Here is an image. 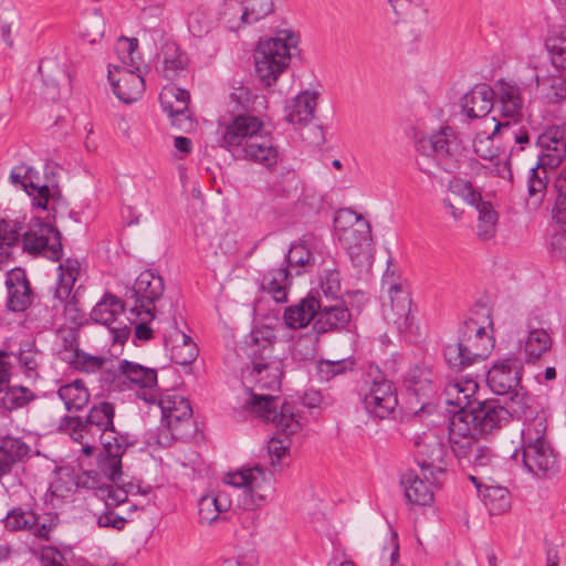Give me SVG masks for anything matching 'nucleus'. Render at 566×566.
<instances>
[{"label": "nucleus", "mask_w": 566, "mask_h": 566, "mask_svg": "<svg viewBox=\"0 0 566 566\" xmlns=\"http://www.w3.org/2000/svg\"><path fill=\"white\" fill-rule=\"evenodd\" d=\"M262 128L263 123L255 116L238 115L224 125L219 144L229 150L244 147L251 139H255Z\"/></svg>", "instance_id": "18"}, {"label": "nucleus", "mask_w": 566, "mask_h": 566, "mask_svg": "<svg viewBox=\"0 0 566 566\" xmlns=\"http://www.w3.org/2000/svg\"><path fill=\"white\" fill-rule=\"evenodd\" d=\"M103 475L114 483L109 484L108 491L104 495V502L107 509L116 507L127 502L128 495L147 494L150 491L149 488L142 490L139 485H135L132 482L119 485L118 481L122 479L123 473L115 481L111 480L105 473H103Z\"/></svg>", "instance_id": "42"}, {"label": "nucleus", "mask_w": 566, "mask_h": 566, "mask_svg": "<svg viewBox=\"0 0 566 566\" xmlns=\"http://www.w3.org/2000/svg\"><path fill=\"white\" fill-rule=\"evenodd\" d=\"M105 32L104 18L98 12H93L83 22L81 29L82 38L91 44L102 40Z\"/></svg>", "instance_id": "53"}, {"label": "nucleus", "mask_w": 566, "mask_h": 566, "mask_svg": "<svg viewBox=\"0 0 566 566\" xmlns=\"http://www.w3.org/2000/svg\"><path fill=\"white\" fill-rule=\"evenodd\" d=\"M415 471H407L401 475L400 484L405 490V496L410 504L429 505L433 501V492Z\"/></svg>", "instance_id": "37"}, {"label": "nucleus", "mask_w": 566, "mask_h": 566, "mask_svg": "<svg viewBox=\"0 0 566 566\" xmlns=\"http://www.w3.org/2000/svg\"><path fill=\"white\" fill-rule=\"evenodd\" d=\"M229 506L230 503L227 497L220 494L201 496L198 501L199 522L201 524H211L222 512H226Z\"/></svg>", "instance_id": "43"}, {"label": "nucleus", "mask_w": 566, "mask_h": 566, "mask_svg": "<svg viewBox=\"0 0 566 566\" xmlns=\"http://www.w3.org/2000/svg\"><path fill=\"white\" fill-rule=\"evenodd\" d=\"M387 290L388 302L382 303V316L397 333L407 331L411 325V296L407 283H394Z\"/></svg>", "instance_id": "15"}, {"label": "nucleus", "mask_w": 566, "mask_h": 566, "mask_svg": "<svg viewBox=\"0 0 566 566\" xmlns=\"http://www.w3.org/2000/svg\"><path fill=\"white\" fill-rule=\"evenodd\" d=\"M75 484L77 488L96 491L103 500L109 488V484L104 482L102 474L94 470L76 475Z\"/></svg>", "instance_id": "56"}, {"label": "nucleus", "mask_w": 566, "mask_h": 566, "mask_svg": "<svg viewBox=\"0 0 566 566\" xmlns=\"http://www.w3.org/2000/svg\"><path fill=\"white\" fill-rule=\"evenodd\" d=\"M470 416V410L457 411L449 422L448 438H476L479 432L475 431L474 422H471Z\"/></svg>", "instance_id": "51"}, {"label": "nucleus", "mask_w": 566, "mask_h": 566, "mask_svg": "<svg viewBox=\"0 0 566 566\" xmlns=\"http://www.w3.org/2000/svg\"><path fill=\"white\" fill-rule=\"evenodd\" d=\"M124 302L112 293H105L91 311V319L97 324L107 326L112 332H119L126 335L127 328L114 326L118 317L124 314Z\"/></svg>", "instance_id": "30"}, {"label": "nucleus", "mask_w": 566, "mask_h": 566, "mask_svg": "<svg viewBox=\"0 0 566 566\" xmlns=\"http://www.w3.org/2000/svg\"><path fill=\"white\" fill-rule=\"evenodd\" d=\"M156 59V71L168 81L180 77L189 63L188 54L172 41L163 43Z\"/></svg>", "instance_id": "25"}, {"label": "nucleus", "mask_w": 566, "mask_h": 566, "mask_svg": "<svg viewBox=\"0 0 566 566\" xmlns=\"http://www.w3.org/2000/svg\"><path fill=\"white\" fill-rule=\"evenodd\" d=\"M314 262L312 252L304 243L293 244L284 254L277 268H273L262 279V290L276 303L287 302V294L294 275H301L303 268Z\"/></svg>", "instance_id": "7"}, {"label": "nucleus", "mask_w": 566, "mask_h": 566, "mask_svg": "<svg viewBox=\"0 0 566 566\" xmlns=\"http://www.w3.org/2000/svg\"><path fill=\"white\" fill-rule=\"evenodd\" d=\"M546 48L555 71H566V34L548 38Z\"/></svg>", "instance_id": "54"}, {"label": "nucleus", "mask_w": 566, "mask_h": 566, "mask_svg": "<svg viewBox=\"0 0 566 566\" xmlns=\"http://www.w3.org/2000/svg\"><path fill=\"white\" fill-rule=\"evenodd\" d=\"M298 177L293 169L281 168L269 182V191L275 198H292L298 192Z\"/></svg>", "instance_id": "39"}, {"label": "nucleus", "mask_w": 566, "mask_h": 566, "mask_svg": "<svg viewBox=\"0 0 566 566\" xmlns=\"http://www.w3.org/2000/svg\"><path fill=\"white\" fill-rule=\"evenodd\" d=\"M496 460L495 454L492 450L484 446H476L472 450V454L468 459V461L473 465L478 478H481V481L485 479L486 481H491L490 473L494 467V462Z\"/></svg>", "instance_id": "46"}, {"label": "nucleus", "mask_w": 566, "mask_h": 566, "mask_svg": "<svg viewBox=\"0 0 566 566\" xmlns=\"http://www.w3.org/2000/svg\"><path fill=\"white\" fill-rule=\"evenodd\" d=\"M6 286L8 290L7 307L12 312H23L32 303V289L25 271L15 268L7 273Z\"/></svg>", "instance_id": "26"}, {"label": "nucleus", "mask_w": 566, "mask_h": 566, "mask_svg": "<svg viewBox=\"0 0 566 566\" xmlns=\"http://www.w3.org/2000/svg\"><path fill=\"white\" fill-rule=\"evenodd\" d=\"M370 386L366 392L377 395L382 398L387 405H391V401H397L396 389L391 381L384 378L379 370H375V376L369 371L366 375V384Z\"/></svg>", "instance_id": "49"}, {"label": "nucleus", "mask_w": 566, "mask_h": 566, "mask_svg": "<svg viewBox=\"0 0 566 566\" xmlns=\"http://www.w3.org/2000/svg\"><path fill=\"white\" fill-rule=\"evenodd\" d=\"M510 400L507 402V409L511 412V418L513 416L516 417H527L528 411L531 410L533 397L524 391L523 387L518 386L516 390L513 392H509Z\"/></svg>", "instance_id": "55"}, {"label": "nucleus", "mask_w": 566, "mask_h": 566, "mask_svg": "<svg viewBox=\"0 0 566 566\" xmlns=\"http://www.w3.org/2000/svg\"><path fill=\"white\" fill-rule=\"evenodd\" d=\"M250 409L262 420L272 422L285 434L297 432L301 427V418L295 412L292 403L285 402L279 408V398L272 395H253L250 400Z\"/></svg>", "instance_id": "12"}, {"label": "nucleus", "mask_w": 566, "mask_h": 566, "mask_svg": "<svg viewBox=\"0 0 566 566\" xmlns=\"http://www.w3.org/2000/svg\"><path fill=\"white\" fill-rule=\"evenodd\" d=\"M449 191L463 199L464 202L474 206L482 200L481 193L474 189L470 181L454 178L449 181Z\"/></svg>", "instance_id": "57"}, {"label": "nucleus", "mask_w": 566, "mask_h": 566, "mask_svg": "<svg viewBox=\"0 0 566 566\" xmlns=\"http://www.w3.org/2000/svg\"><path fill=\"white\" fill-rule=\"evenodd\" d=\"M30 448L18 438H6L0 444V478L9 473L14 463L28 455Z\"/></svg>", "instance_id": "38"}, {"label": "nucleus", "mask_w": 566, "mask_h": 566, "mask_svg": "<svg viewBox=\"0 0 566 566\" xmlns=\"http://www.w3.org/2000/svg\"><path fill=\"white\" fill-rule=\"evenodd\" d=\"M276 0H223L219 19L233 32L255 24L275 11Z\"/></svg>", "instance_id": "11"}, {"label": "nucleus", "mask_w": 566, "mask_h": 566, "mask_svg": "<svg viewBox=\"0 0 566 566\" xmlns=\"http://www.w3.org/2000/svg\"><path fill=\"white\" fill-rule=\"evenodd\" d=\"M479 389L473 378H457L446 387L447 402L459 408V411L470 410L479 401L472 399Z\"/></svg>", "instance_id": "33"}, {"label": "nucleus", "mask_w": 566, "mask_h": 566, "mask_svg": "<svg viewBox=\"0 0 566 566\" xmlns=\"http://www.w3.org/2000/svg\"><path fill=\"white\" fill-rule=\"evenodd\" d=\"M59 281L55 289V297L60 301H66L73 286L80 275L81 264L75 259H66L59 265Z\"/></svg>", "instance_id": "41"}, {"label": "nucleus", "mask_w": 566, "mask_h": 566, "mask_svg": "<svg viewBox=\"0 0 566 566\" xmlns=\"http://www.w3.org/2000/svg\"><path fill=\"white\" fill-rule=\"evenodd\" d=\"M415 458L421 474L430 485H439L447 471V442L443 430H428L413 441Z\"/></svg>", "instance_id": "8"}, {"label": "nucleus", "mask_w": 566, "mask_h": 566, "mask_svg": "<svg viewBox=\"0 0 566 566\" xmlns=\"http://www.w3.org/2000/svg\"><path fill=\"white\" fill-rule=\"evenodd\" d=\"M552 347V338L543 328L532 329L524 342L527 359H537Z\"/></svg>", "instance_id": "48"}, {"label": "nucleus", "mask_w": 566, "mask_h": 566, "mask_svg": "<svg viewBox=\"0 0 566 566\" xmlns=\"http://www.w3.org/2000/svg\"><path fill=\"white\" fill-rule=\"evenodd\" d=\"M22 248L30 254L57 261L62 255L61 233L52 224L38 221L23 233Z\"/></svg>", "instance_id": "13"}, {"label": "nucleus", "mask_w": 566, "mask_h": 566, "mask_svg": "<svg viewBox=\"0 0 566 566\" xmlns=\"http://www.w3.org/2000/svg\"><path fill=\"white\" fill-rule=\"evenodd\" d=\"M406 382L417 397H428L433 392L431 370L424 366L410 368Z\"/></svg>", "instance_id": "45"}, {"label": "nucleus", "mask_w": 566, "mask_h": 566, "mask_svg": "<svg viewBox=\"0 0 566 566\" xmlns=\"http://www.w3.org/2000/svg\"><path fill=\"white\" fill-rule=\"evenodd\" d=\"M494 87L503 117L514 124L521 120L524 116L523 90L516 83L505 80L497 81Z\"/></svg>", "instance_id": "24"}, {"label": "nucleus", "mask_w": 566, "mask_h": 566, "mask_svg": "<svg viewBox=\"0 0 566 566\" xmlns=\"http://www.w3.org/2000/svg\"><path fill=\"white\" fill-rule=\"evenodd\" d=\"M57 395L64 402L65 409L70 412L81 410L90 400L88 390L80 379L61 386L57 390Z\"/></svg>", "instance_id": "40"}, {"label": "nucleus", "mask_w": 566, "mask_h": 566, "mask_svg": "<svg viewBox=\"0 0 566 566\" xmlns=\"http://www.w3.org/2000/svg\"><path fill=\"white\" fill-rule=\"evenodd\" d=\"M164 290L163 277L147 270L137 276L133 287L126 293V297L135 300L133 312L137 315L145 312L153 319L156 313L154 304L163 296Z\"/></svg>", "instance_id": "14"}, {"label": "nucleus", "mask_w": 566, "mask_h": 566, "mask_svg": "<svg viewBox=\"0 0 566 566\" xmlns=\"http://www.w3.org/2000/svg\"><path fill=\"white\" fill-rule=\"evenodd\" d=\"M38 171L25 164L14 166L9 179L14 186H19L33 199V203L43 210L48 209L49 200L54 198L46 185H39Z\"/></svg>", "instance_id": "20"}, {"label": "nucleus", "mask_w": 566, "mask_h": 566, "mask_svg": "<svg viewBox=\"0 0 566 566\" xmlns=\"http://www.w3.org/2000/svg\"><path fill=\"white\" fill-rule=\"evenodd\" d=\"M495 94L486 84H476L461 98L462 112L471 119L486 116L493 108Z\"/></svg>", "instance_id": "29"}, {"label": "nucleus", "mask_w": 566, "mask_h": 566, "mask_svg": "<svg viewBox=\"0 0 566 566\" xmlns=\"http://www.w3.org/2000/svg\"><path fill=\"white\" fill-rule=\"evenodd\" d=\"M39 72L46 86V95L55 99L59 95V84L66 78V74L54 61H44L39 66Z\"/></svg>", "instance_id": "47"}, {"label": "nucleus", "mask_w": 566, "mask_h": 566, "mask_svg": "<svg viewBox=\"0 0 566 566\" xmlns=\"http://www.w3.org/2000/svg\"><path fill=\"white\" fill-rule=\"evenodd\" d=\"M33 399V394L25 387H12L3 396V406L8 410L18 409Z\"/></svg>", "instance_id": "61"}, {"label": "nucleus", "mask_w": 566, "mask_h": 566, "mask_svg": "<svg viewBox=\"0 0 566 566\" xmlns=\"http://www.w3.org/2000/svg\"><path fill=\"white\" fill-rule=\"evenodd\" d=\"M114 415L113 403L103 401L93 406L85 419L88 433L94 427L101 433L104 450L98 454L97 467L113 481L122 474V457L127 449L124 437L115 431Z\"/></svg>", "instance_id": "2"}, {"label": "nucleus", "mask_w": 566, "mask_h": 566, "mask_svg": "<svg viewBox=\"0 0 566 566\" xmlns=\"http://www.w3.org/2000/svg\"><path fill=\"white\" fill-rule=\"evenodd\" d=\"M108 80L115 95L124 103L136 102L144 93V78L135 71L109 65Z\"/></svg>", "instance_id": "23"}, {"label": "nucleus", "mask_w": 566, "mask_h": 566, "mask_svg": "<svg viewBox=\"0 0 566 566\" xmlns=\"http://www.w3.org/2000/svg\"><path fill=\"white\" fill-rule=\"evenodd\" d=\"M493 345V339L486 334L485 327L476 319L469 317L463 323L458 342L448 344L444 347L443 356L449 367L462 370L483 361Z\"/></svg>", "instance_id": "6"}, {"label": "nucleus", "mask_w": 566, "mask_h": 566, "mask_svg": "<svg viewBox=\"0 0 566 566\" xmlns=\"http://www.w3.org/2000/svg\"><path fill=\"white\" fill-rule=\"evenodd\" d=\"M474 153L488 163L500 155L492 136L476 135L472 143Z\"/></svg>", "instance_id": "62"}, {"label": "nucleus", "mask_w": 566, "mask_h": 566, "mask_svg": "<svg viewBox=\"0 0 566 566\" xmlns=\"http://www.w3.org/2000/svg\"><path fill=\"white\" fill-rule=\"evenodd\" d=\"M475 485L484 505L491 515H499L507 512L511 507V495L506 488L493 484L491 481H481L476 475L469 476Z\"/></svg>", "instance_id": "28"}, {"label": "nucleus", "mask_w": 566, "mask_h": 566, "mask_svg": "<svg viewBox=\"0 0 566 566\" xmlns=\"http://www.w3.org/2000/svg\"><path fill=\"white\" fill-rule=\"evenodd\" d=\"M548 417L537 412L522 430V461L537 478H551L559 471L557 454L546 438Z\"/></svg>", "instance_id": "3"}, {"label": "nucleus", "mask_w": 566, "mask_h": 566, "mask_svg": "<svg viewBox=\"0 0 566 566\" xmlns=\"http://www.w3.org/2000/svg\"><path fill=\"white\" fill-rule=\"evenodd\" d=\"M264 355L251 363L243 371V378L254 384L255 388L259 389H276L280 388L281 378L283 375V363L281 359L273 357V345L268 342L263 346Z\"/></svg>", "instance_id": "16"}, {"label": "nucleus", "mask_w": 566, "mask_h": 566, "mask_svg": "<svg viewBox=\"0 0 566 566\" xmlns=\"http://www.w3.org/2000/svg\"><path fill=\"white\" fill-rule=\"evenodd\" d=\"M363 403L368 413L374 415L379 419L389 417L397 406V401H391V405H387L382 398L368 392L364 394Z\"/></svg>", "instance_id": "58"}, {"label": "nucleus", "mask_w": 566, "mask_h": 566, "mask_svg": "<svg viewBox=\"0 0 566 566\" xmlns=\"http://www.w3.org/2000/svg\"><path fill=\"white\" fill-rule=\"evenodd\" d=\"M60 429L69 433L75 441L82 442L88 433L85 420L80 417L65 416L61 419Z\"/></svg>", "instance_id": "63"}, {"label": "nucleus", "mask_w": 566, "mask_h": 566, "mask_svg": "<svg viewBox=\"0 0 566 566\" xmlns=\"http://www.w3.org/2000/svg\"><path fill=\"white\" fill-rule=\"evenodd\" d=\"M298 38L291 30H280L272 38L260 40L255 53V73L265 86L276 83L279 75L298 53Z\"/></svg>", "instance_id": "4"}, {"label": "nucleus", "mask_w": 566, "mask_h": 566, "mask_svg": "<svg viewBox=\"0 0 566 566\" xmlns=\"http://www.w3.org/2000/svg\"><path fill=\"white\" fill-rule=\"evenodd\" d=\"M211 19L201 11L191 12L188 18L189 32L196 38H203L211 31Z\"/></svg>", "instance_id": "64"}, {"label": "nucleus", "mask_w": 566, "mask_h": 566, "mask_svg": "<svg viewBox=\"0 0 566 566\" xmlns=\"http://www.w3.org/2000/svg\"><path fill=\"white\" fill-rule=\"evenodd\" d=\"M138 41L135 38L120 36L116 43V52L122 63L127 66L139 70L140 57L137 52Z\"/></svg>", "instance_id": "52"}, {"label": "nucleus", "mask_w": 566, "mask_h": 566, "mask_svg": "<svg viewBox=\"0 0 566 566\" xmlns=\"http://www.w3.org/2000/svg\"><path fill=\"white\" fill-rule=\"evenodd\" d=\"M243 158L264 167H272L279 160V151L270 136L258 135L242 147Z\"/></svg>", "instance_id": "35"}, {"label": "nucleus", "mask_w": 566, "mask_h": 566, "mask_svg": "<svg viewBox=\"0 0 566 566\" xmlns=\"http://www.w3.org/2000/svg\"><path fill=\"white\" fill-rule=\"evenodd\" d=\"M163 111L171 118V124L179 129L190 126L188 104L190 95L188 91L175 85H166L159 94Z\"/></svg>", "instance_id": "21"}, {"label": "nucleus", "mask_w": 566, "mask_h": 566, "mask_svg": "<svg viewBox=\"0 0 566 566\" xmlns=\"http://www.w3.org/2000/svg\"><path fill=\"white\" fill-rule=\"evenodd\" d=\"M322 306V301L315 296L308 295L297 304L291 305L284 311V322L293 329L305 327L312 319H316L317 311Z\"/></svg>", "instance_id": "36"}, {"label": "nucleus", "mask_w": 566, "mask_h": 566, "mask_svg": "<svg viewBox=\"0 0 566 566\" xmlns=\"http://www.w3.org/2000/svg\"><path fill=\"white\" fill-rule=\"evenodd\" d=\"M353 361L348 359L339 360H319L317 366V375L321 380L328 381L337 375L352 369Z\"/></svg>", "instance_id": "59"}, {"label": "nucleus", "mask_w": 566, "mask_h": 566, "mask_svg": "<svg viewBox=\"0 0 566 566\" xmlns=\"http://www.w3.org/2000/svg\"><path fill=\"white\" fill-rule=\"evenodd\" d=\"M226 482L243 489L244 505L250 510L268 504L274 494V474L260 464L228 474Z\"/></svg>", "instance_id": "10"}, {"label": "nucleus", "mask_w": 566, "mask_h": 566, "mask_svg": "<svg viewBox=\"0 0 566 566\" xmlns=\"http://www.w3.org/2000/svg\"><path fill=\"white\" fill-rule=\"evenodd\" d=\"M554 188L557 197L552 209V214L553 219L557 221V217L563 216L566 212V167H564L557 175L554 181Z\"/></svg>", "instance_id": "60"}, {"label": "nucleus", "mask_w": 566, "mask_h": 566, "mask_svg": "<svg viewBox=\"0 0 566 566\" xmlns=\"http://www.w3.org/2000/svg\"><path fill=\"white\" fill-rule=\"evenodd\" d=\"M417 149L424 156H432L447 172H457L465 157L463 143L450 126L419 139Z\"/></svg>", "instance_id": "9"}, {"label": "nucleus", "mask_w": 566, "mask_h": 566, "mask_svg": "<svg viewBox=\"0 0 566 566\" xmlns=\"http://www.w3.org/2000/svg\"><path fill=\"white\" fill-rule=\"evenodd\" d=\"M536 85L542 101L547 105H560L566 101V74L555 71L536 76Z\"/></svg>", "instance_id": "34"}, {"label": "nucleus", "mask_w": 566, "mask_h": 566, "mask_svg": "<svg viewBox=\"0 0 566 566\" xmlns=\"http://www.w3.org/2000/svg\"><path fill=\"white\" fill-rule=\"evenodd\" d=\"M338 241L357 268H368L373 261L371 228L369 222L354 210L339 209L334 219Z\"/></svg>", "instance_id": "5"}, {"label": "nucleus", "mask_w": 566, "mask_h": 566, "mask_svg": "<svg viewBox=\"0 0 566 566\" xmlns=\"http://www.w3.org/2000/svg\"><path fill=\"white\" fill-rule=\"evenodd\" d=\"M470 412V420L474 422L479 436L491 434L511 419L509 409L494 400L478 401Z\"/></svg>", "instance_id": "19"}, {"label": "nucleus", "mask_w": 566, "mask_h": 566, "mask_svg": "<svg viewBox=\"0 0 566 566\" xmlns=\"http://www.w3.org/2000/svg\"><path fill=\"white\" fill-rule=\"evenodd\" d=\"M536 144L541 149L538 160L527 177V206L533 209H537L546 196L548 171L559 166L566 155V125L548 127Z\"/></svg>", "instance_id": "1"}, {"label": "nucleus", "mask_w": 566, "mask_h": 566, "mask_svg": "<svg viewBox=\"0 0 566 566\" xmlns=\"http://www.w3.org/2000/svg\"><path fill=\"white\" fill-rule=\"evenodd\" d=\"M349 322L350 313L342 301H336L334 304H324L322 302L314 322V328L317 333H326L344 328Z\"/></svg>", "instance_id": "31"}, {"label": "nucleus", "mask_w": 566, "mask_h": 566, "mask_svg": "<svg viewBox=\"0 0 566 566\" xmlns=\"http://www.w3.org/2000/svg\"><path fill=\"white\" fill-rule=\"evenodd\" d=\"M21 230L20 221L0 218V260L9 255L8 249L18 242Z\"/></svg>", "instance_id": "50"}, {"label": "nucleus", "mask_w": 566, "mask_h": 566, "mask_svg": "<svg viewBox=\"0 0 566 566\" xmlns=\"http://www.w3.org/2000/svg\"><path fill=\"white\" fill-rule=\"evenodd\" d=\"M473 207L479 213L476 226L479 238L484 241L491 239L496 231L497 213L489 201L481 200Z\"/></svg>", "instance_id": "44"}, {"label": "nucleus", "mask_w": 566, "mask_h": 566, "mask_svg": "<svg viewBox=\"0 0 566 566\" xmlns=\"http://www.w3.org/2000/svg\"><path fill=\"white\" fill-rule=\"evenodd\" d=\"M119 371L140 390L136 396L146 403L154 405L157 401V371L154 368L144 367L137 363L122 360L118 367Z\"/></svg>", "instance_id": "22"}, {"label": "nucleus", "mask_w": 566, "mask_h": 566, "mask_svg": "<svg viewBox=\"0 0 566 566\" xmlns=\"http://www.w3.org/2000/svg\"><path fill=\"white\" fill-rule=\"evenodd\" d=\"M316 105L317 95L315 92H302L286 102L285 118L293 125H306L314 118Z\"/></svg>", "instance_id": "32"}, {"label": "nucleus", "mask_w": 566, "mask_h": 566, "mask_svg": "<svg viewBox=\"0 0 566 566\" xmlns=\"http://www.w3.org/2000/svg\"><path fill=\"white\" fill-rule=\"evenodd\" d=\"M523 365L517 357H506L497 360L486 374V384L496 395H509L521 384Z\"/></svg>", "instance_id": "17"}, {"label": "nucleus", "mask_w": 566, "mask_h": 566, "mask_svg": "<svg viewBox=\"0 0 566 566\" xmlns=\"http://www.w3.org/2000/svg\"><path fill=\"white\" fill-rule=\"evenodd\" d=\"M158 407L161 410V424L169 430L177 429L178 424L187 421L192 416V409L189 401L180 395L167 394L158 397Z\"/></svg>", "instance_id": "27"}]
</instances>
